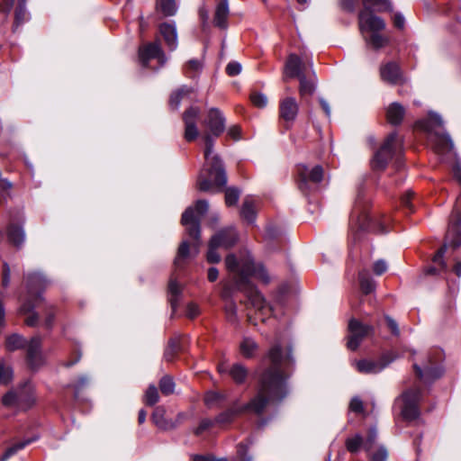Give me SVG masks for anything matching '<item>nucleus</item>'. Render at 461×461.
<instances>
[{
  "instance_id": "1",
  "label": "nucleus",
  "mask_w": 461,
  "mask_h": 461,
  "mask_svg": "<svg viewBox=\"0 0 461 461\" xmlns=\"http://www.w3.org/2000/svg\"><path fill=\"white\" fill-rule=\"evenodd\" d=\"M265 359L269 362V366L261 375L257 394L240 408L219 414L214 420L215 423L229 424L241 412L261 414L268 404L279 402L287 395L288 372L294 365L291 344L285 339H276Z\"/></svg>"
},
{
  "instance_id": "2",
  "label": "nucleus",
  "mask_w": 461,
  "mask_h": 461,
  "mask_svg": "<svg viewBox=\"0 0 461 461\" xmlns=\"http://www.w3.org/2000/svg\"><path fill=\"white\" fill-rule=\"evenodd\" d=\"M225 265L229 272L233 275L237 287L245 293L251 306L256 310L255 319H259L264 322L271 315L272 308L249 279L255 277L267 284L270 277L267 270L261 264H255L249 253L240 254L239 258L230 254L226 257Z\"/></svg>"
},
{
  "instance_id": "3",
  "label": "nucleus",
  "mask_w": 461,
  "mask_h": 461,
  "mask_svg": "<svg viewBox=\"0 0 461 461\" xmlns=\"http://www.w3.org/2000/svg\"><path fill=\"white\" fill-rule=\"evenodd\" d=\"M363 9L358 14V27L367 47L380 50L389 43V37L381 33L386 27L384 20L375 12H393L392 0H361Z\"/></svg>"
},
{
  "instance_id": "4",
  "label": "nucleus",
  "mask_w": 461,
  "mask_h": 461,
  "mask_svg": "<svg viewBox=\"0 0 461 461\" xmlns=\"http://www.w3.org/2000/svg\"><path fill=\"white\" fill-rule=\"evenodd\" d=\"M203 140L205 145L204 163L198 175L196 186L202 192L214 193L226 185L227 175L221 159L213 153L212 138L205 134Z\"/></svg>"
},
{
  "instance_id": "5",
  "label": "nucleus",
  "mask_w": 461,
  "mask_h": 461,
  "mask_svg": "<svg viewBox=\"0 0 461 461\" xmlns=\"http://www.w3.org/2000/svg\"><path fill=\"white\" fill-rule=\"evenodd\" d=\"M50 281L41 273L28 274L26 276L27 298L23 302L19 313L25 316L24 322L28 326H35L38 315L33 309L42 301L41 292L48 286Z\"/></svg>"
},
{
  "instance_id": "6",
  "label": "nucleus",
  "mask_w": 461,
  "mask_h": 461,
  "mask_svg": "<svg viewBox=\"0 0 461 461\" xmlns=\"http://www.w3.org/2000/svg\"><path fill=\"white\" fill-rule=\"evenodd\" d=\"M420 125L427 132L428 140L435 152L444 154L453 149V141L450 136L443 131V121L439 114L429 113L428 120L421 122Z\"/></svg>"
},
{
  "instance_id": "7",
  "label": "nucleus",
  "mask_w": 461,
  "mask_h": 461,
  "mask_svg": "<svg viewBox=\"0 0 461 461\" xmlns=\"http://www.w3.org/2000/svg\"><path fill=\"white\" fill-rule=\"evenodd\" d=\"M308 68L312 71V62H303L297 55L291 54L285 63L284 77H298L300 80V94L302 96L311 95L315 90V84L312 79L307 78Z\"/></svg>"
},
{
  "instance_id": "8",
  "label": "nucleus",
  "mask_w": 461,
  "mask_h": 461,
  "mask_svg": "<svg viewBox=\"0 0 461 461\" xmlns=\"http://www.w3.org/2000/svg\"><path fill=\"white\" fill-rule=\"evenodd\" d=\"M207 211L208 203H195L194 206H189L182 215L181 223L192 240L191 246L195 254L198 253L202 244L200 221Z\"/></svg>"
},
{
  "instance_id": "9",
  "label": "nucleus",
  "mask_w": 461,
  "mask_h": 461,
  "mask_svg": "<svg viewBox=\"0 0 461 461\" xmlns=\"http://www.w3.org/2000/svg\"><path fill=\"white\" fill-rule=\"evenodd\" d=\"M26 346V358L28 365L36 369L43 364L41 354V339L40 337H33L27 343L25 339L18 334H13L6 339V348L11 350L23 348Z\"/></svg>"
},
{
  "instance_id": "10",
  "label": "nucleus",
  "mask_w": 461,
  "mask_h": 461,
  "mask_svg": "<svg viewBox=\"0 0 461 461\" xmlns=\"http://www.w3.org/2000/svg\"><path fill=\"white\" fill-rule=\"evenodd\" d=\"M324 178V170L321 166L309 167L306 165L297 167L296 184L300 192L308 196L318 190V185Z\"/></svg>"
},
{
  "instance_id": "11",
  "label": "nucleus",
  "mask_w": 461,
  "mask_h": 461,
  "mask_svg": "<svg viewBox=\"0 0 461 461\" xmlns=\"http://www.w3.org/2000/svg\"><path fill=\"white\" fill-rule=\"evenodd\" d=\"M402 149V140L396 132H392L375 153L371 162L372 167L375 170H384L393 157L401 153Z\"/></svg>"
},
{
  "instance_id": "12",
  "label": "nucleus",
  "mask_w": 461,
  "mask_h": 461,
  "mask_svg": "<svg viewBox=\"0 0 461 461\" xmlns=\"http://www.w3.org/2000/svg\"><path fill=\"white\" fill-rule=\"evenodd\" d=\"M350 221H355L361 230L374 232L386 230V221H382L378 217L371 214L366 203H356L350 214Z\"/></svg>"
},
{
  "instance_id": "13",
  "label": "nucleus",
  "mask_w": 461,
  "mask_h": 461,
  "mask_svg": "<svg viewBox=\"0 0 461 461\" xmlns=\"http://www.w3.org/2000/svg\"><path fill=\"white\" fill-rule=\"evenodd\" d=\"M5 406H15L19 409H27L35 402L34 388L31 383H26L16 391H10L2 400Z\"/></svg>"
},
{
  "instance_id": "14",
  "label": "nucleus",
  "mask_w": 461,
  "mask_h": 461,
  "mask_svg": "<svg viewBox=\"0 0 461 461\" xmlns=\"http://www.w3.org/2000/svg\"><path fill=\"white\" fill-rule=\"evenodd\" d=\"M420 398L421 393L419 388L409 389L402 393L397 403L401 404V414L403 420L412 421L420 416Z\"/></svg>"
},
{
  "instance_id": "15",
  "label": "nucleus",
  "mask_w": 461,
  "mask_h": 461,
  "mask_svg": "<svg viewBox=\"0 0 461 461\" xmlns=\"http://www.w3.org/2000/svg\"><path fill=\"white\" fill-rule=\"evenodd\" d=\"M372 325L364 324L358 320L351 319L348 322V336L347 347L350 350H357L362 341L374 333Z\"/></svg>"
},
{
  "instance_id": "16",
  "label": "nucleus",
  "mask_w": 461,
  "mask_h": 461,
  "mask_svg": "<svg viewBox=\"0 0 461 461\" xmlns=\"http://www.w3.org/2000/svg\"><path fill=\"white\" fill-rule=\"evenodd\" d=\"M446 239L454 249L461 246V203H454Z\"/></svg>"
},
{
  "instance_id": "17",
  "label": "nucleus",
  "mask_w": 461,
  "mask_h": 461,
  "mask_svg": "<svg viewBox=\"0 0 461 461\" xmlns=\"http://www.w3.org/2000/svg\"><path fill=\"white\" fill-rule=\"evenodd\" d=\"M393 352L384 354L379 359H361L355 362L356 369L362 374H378L395 359Z\"/></svg>"
},
{
  "instance_id": "18",
  "label": "nucleus",
  "mask_w": 461,
  "mask_h": 461,
  "mask_svg": "<svg viewBox=\"0 0 461 461\" xmlns=\"http://www.w3.org/2000/svg\"><path fill=\"white\" fill-rule=\"evenodd\" d=\"M139 59L143 67H148L149 60L152 59H157L161 66L167 61L160 42L158 41L141 45L139 49Z\"/></svg>"
},
{
  "instance_id": "19",
  "label": "nucleus",
  "mask_w": 461,
  "mask_h": 461,
  "mask_svg": "<svg viewBox=\"0 0 461 461\" xmlns=\"http://www.w3.org/2000/svg\"><path fill=\"white\" fill-rule=\"evenodd\" d=\"M203 124L208 129L209 133L205 132L203 137L207 134L214 140V139L218 138L225 130V118L218 109L212 108L209 110Z\"/></svg>"
},
{
  "instance_id": "20",
  "label": "nucleus",
  "mask_w": 461,
  "mask_h": 461,
  "mask_svg": "<svg viewBox=\"0 0 461 461\" xmlns=\"http://www.w3.org/2000/svg\"><path fill=\"white\" fill-rule=\"evenodd\" d=\"M299 105L294 97H285L279 104V116L285 122L284 127L288 130L295 121Z\"/></svg>"
},
{
  "instance_id": "21",
  "label": "nucleus",
  "mask_w": 461,
  "mask_h": 461,
  "mask_svg": "<svg viewBox=\"0 0 461 461\" xmlns=\"http://www.w3.org/2000/svg\"><path fill=\"white\" fill-rule=\"evenodd\" d=\"M200 115V110L197 107L191 106L183 114L185 122L184 137L187 141L194 140L198 136V129L196 126L197 119Z\"/></svg>"
},
{
  "instance_id": "22",
  "label": "nucleus",
  "mask_w": 461,
  "mask_h": 461,
  "mask_svg": "<svg viewBox=\"0 0 461 461\" xmlns=\"http://www.w3.org/2000/svg\"><path fill=\"white\" fill-rule=\"evenodd\" d=\"M158 31L168 50H175L178 45L176 24L174 23H163L159 25Z\"/></svg>"
},
{
  "instance_id": "23",
  "label": "nucleus",
  "mask_w": 461,
  "mask_h": 461,
  "mask_svg": "<svg viewBox=\"0 0 461 461\" xmlns=\"http://www.w3.org/2000/svg\"><path fill=\"white\" fill-rule=\"evenodd\" d=\"M381 79L388 84L396 85L402 80L400 67L395 62H388L380 68Z\"/></svg>"
},
{
  "instance_id": "24",
  "label": "nucleus",
  "mask_w": 461,
  "mask_h": 461,
  "mask_svg": "<svg viewBox=\"0 0 461 461\" xmlns=\"http://www.w3.org/2000/svg\"><path fill=\"white\" fill-rule=\"evenodd\" d=\"M413 368L417 376L425 384L440 377L443 374V369L438 366H426L422 369L417 364H414Z\"/></svg>"
},
{
  "instance_id": "25",
  "label": "nucleus",
  "mask_w": 461,
  "mask_h": 461,
  "mask_svg": "<svg viewBox=\"0 0 461 461\" xmlns=\"http://www.w3.org/2000/svg\"><path fill=\"white\" fill-rule=\"evenodd\" d=\"M214 236H221L219 239V246L224 249H230L238 240V233L233 227L223 229Z\"/></svg>"
},
{
  "instance_id": "26",
  "label": "nucleus",
  "mask_w": 461,
  "mask_h": 461,
  "mask_svg": "<svg viewBox=\"0 0 461 461\" xmlns=\"http://www.w3.org/2000/svg\"><path fill=\"white\" fill-rule=\"evenodd\" d=\"M229 16V5L227 0L221 1L216 7L214 14V24L221 29L227 27V20Z\"/></svg>"
},
{
  "instance_id": "27",
  "label": "nucleus",
  "mask_w": 461,
  "mask_h": 461,
  "mask_svg": "<svg viewBox=\"0 0 461 461\" xmlns=\"http://www.w3.org/2000/svg\"><path fill=\"white\" fill-rule=\"evenodd\" d=\"M404 113L405 110L402 105L399 103H393L387 109L386 117L391 124L397 125L401 123Z\"/></svg>"
},
{
  "instance_id": "28",
  "label": "nucleus",
  "mask_w": 461,
  "mask_h": 461,
  "mask_svg": "<svg viewBox=\"0 0 461 461\" xmlns=\"http://www.w3.org/2000/svg\"><path fill=\"white\" fill-rule=\"evenodd\" d=\"M7 236L9 241L17 247L21 246L25 240V234L23 227L14 223L10 224L8 227Z\"/></svg>"
},
{
  "instance_id": "29",
  "label": "nucleus",
  "mask_w": 461,
  "mask_h": 461,
  "mask_svg": "<svg viewBox=\"0 0 461 461\" xmlns=\"http://www.w3.org/2000/svg\"><path fill=\"white\" fill-rule=\"evenodd\" d=\"M192 88L186 86H182L177 90L173 92L169 98V105L172 109L177 110L182 100L186 98L191 93Z\"/></svg>"
},
{
  "instance_id": "30",
  "label": "nucleus",
  "mask_w": 461,
  "mask_h": 461,
  "mask_svg": "<svg viewBox=\"0 0 461 461\" xmlns=\"http://www.w3.org/2000/svg\"><path fill=\"white\" fill-rule=\"evenodd\" d=\"M258 350V343L251 338L246 337L240 344V352L246 358L253 357Z\"/></svg>"
},
{
  "instance_id": "31",
  "label": "nucleus",
  "mask_w": 461,
  "mask_h": 461,
  "mask_svg": "<svg viewBox=\"0 0 461 461\" xmlns=\"http://www.w3.org/2000/svg\"><path fill=\"white\" fill-rule=\"evenodd\" d=\"M182 288L178 285V283L174 279L171 278L168 284V293H169V303L172 308V312H175L176 310V307L178 305L179 298L181 295Z\"/></svg>"
},
{
  "instance_id": "32",
  "label": "nucleus",
  "mask_w": 461,
  "mask_h": 461,
  "mask_svg": "<svg viewBox=\"0 0 461 461\" xmlns=\"http://www.w3.org/2000/svg\"><path fill=\"white\" fill-rule=\"evenodd\" d=\"M190 255V244L187 240H183L179 245L176 257L174 261L176 268H182Z\"/></svg>"
},
{
  "instance_id": "33",
  "label": "nucleus",
  "mask_w": 461,
  "mask_h": 461,
  "mask_svg": "<svg viewBox=\"0 0 461 461\" xmlns=\"http://www.w3.org/2000/svg\"><path fill=\"white\" fill-rule=\"evenodd\" d=\"M447 245H443L434 255L432 261L434 263V267H429L427 269V274L429 275H436L438 274V270L436 266H439L442 270H445L447 268V266L443 260L444 255L447 251Z\"/></svg>"
},
{
  "instance_id": "34",
  "label": "nucleus",
  "mask_w": 461,
  "mask_h": 461,
  "mask_svg": "<svg viewBox=\"0 0 461 461\" xmlns=\"http://www.w3.org/2000/svg\"><path fill=\"white\" fill-rule=\"evenodd\" d=\"M228 373L237 384H243L248 376V370L241 364L232 365L228 370Z\"/></svg>"
},
{
  "instance_id": "35",
  "label": "nucleus",
  "mask_w": 461,
  "mask_h": 461,
  "mask_svg": "<svg viewBox=\"0 0 461 461\" xmlns=\"http://www.w3.org/2000/svg\"><path fill=\"white\" fill-rule=\"evenodd\" d=\"M221 236H212L210 243H209V249L207 252V261L209 263L214 264L218 263L221 260V256L217 252V249L221 248L219 246V239Z\"/></svg>"
},
{
  "instance_id": "36",
  "label": "nucleus",
  "mask_w": 461,
  "mask_h": 461,
  "mask_svg": "<svg viewBox=\"0 0 461 461\" xmlns=\"http://www.w3.org/2000/svg\"><path fill=\"white\" fill-rule=\"evenodd\" d=\"M158 6L165 16H173L177 12V5L175 0H158Z\"/></svg>"
},
{
  "instance_id": "37",
  "label": "nucleus",
  "mask_w": 461,
  "mask_h": 461,
  "mask_svg": "<svg viewBox=\"0 0 461 461\" xmlns=\"http://www.w3.org/2000/svg\"><path fill=\"white\" fill-rule=\"evenodd\" d=\"M358 278L361 290L364 294H368L375 290V282L368 274L360 272Z\"/></svg>"
},
{
  "instance_id": "38",
  "label": "nucleus",
  "mask_w": 461,
  "mask_h": 461,
  "mask_svg": "<svg viewBox=\"0 0 461 461\" xmlns=\"http://www.w3.org/2000/svg\"><path fill=\"white\" fill-rule=\"evenodd\" d=\"M164 414H165L164 408H162V407L156 408V410L154 411V412L152 414L153 421L155 422V424L158 427H159L163 429H167L173 428V425L171 423H168L164 419Z\"/></svg>"
},
{
  "instance_id": "39",
  "label": "nucleus",
  "mask_w": 461,
  "mask_h": 461,
  "mask_svg": "<svg viewBox=\"0 0 461 461\" xmlns=\"http://www.w3.org/2000/svg\"><path fill=\"white\" fill-rule=\"evenodd\" d=\"M225 400V395L218 392H208L204 396V403L212 408L220 405Z\"/></svg>"
},
{
  "instance_id": "40",
  "label": "nucleus",
  "mask_w": 461,
  "mask_h": 461,
  "mask_svg": "<svg viewBox=\"0 0 461 461\" xmlns=\"http://www.w3.org/2000/svg\"><path fill=\"white\" fill-rule=\"evenodd\" d=\"M240 216L249 223H253L256 219L255 203H242Z\"/></svg>"
},
{
  "instance_id": "41",
  "label": "nucleus",
  "mask_w": 461,
  "mask_h": 461,
  "mask_svg": "<svg viewBox=\"0 0 461 461\" xmlns=\"http://www.w3.org/2000/svg\"><path fill=\"white\" fill-rule=\"evenodd\" d=\"M364 444L363 438L359 434L348 438L346 440V447L351 453H357L359 451L360 447L364 446Z\"/></svg>"
},
{
  "instance_id": "42",
  "label": "nucleus",
  "mask_w": 461,
  "mask_h": 461,
  "mask_svg": "<svg viewBox=\"0 0 461 461\" xmlns=\"http://www.w3.org/2000/svg\"><path fill=\"white\" fill-rule=\"evenodd\" d=\"M203 68V64L198 59H191L185 66V73L188 77H194Z\"/></svg>"
},
{
  "instance_id": "43",
  "label": "nucleus",
  "mask_w": 461,
  "mask_h": 461,
  "mask_svg": "<svg viewBox=\"0 0 461 461\" xmlns=\"http://www.w3.org/2000/svg\"><path fill=\"white\" fill-rule=\"evenodd\" d=\"M32 440L27 439L23 440L18 443L14 444L12 447H8L4 455L1 457V461H6L9 457L14 456L15 453H17L19 450L25 447L28 444H30Z\"/></svg>"
},
{
  "instance_id": "44",
  "label": "nucleus",
  "mask_w": 461,
  "mask_h": 461,
  "mask_svg": "<svg viewBox=\"0 0 461 461\" xmlns=\"http://www.w3.org/2000/svg\"><path fill=\"white\" fill-rule=\"evenodd\" d=\"M26 0H19L18 5L15 10V26H19L27 19V13L25 8Z\"/></svg>"
},
{
  "instance_id": "45",
  "label": "nucleus",
  "mask_w": 461,
  "mask_h": 461,
  "mask_svg": "<svg viewBox=\"0 0 461 461\" xmlns=\"http://www.w3.org/2000/svg\"><path fill=\"white\" fill-rule=\"evenodd\" d=\"M159 389L164 395H169L174 393L175 383L169 376H163L159 382Z\"/></svg>"
},
{
  "instance_id": "46",
  "label": "nucleus",
  "mask_w": 461,
  "mask_h": 461,
  "mask_svg": "<svg viewBox=\"0 0 461 461\" xmlns=\"http://www.w3.org/2000/svg\"><path fill=\"white\" fill-rule=\"evenodd\" d=\"M158 399L157 387L155 385H149L144 395L145 403L152 406L158 402Z\"/></svg>"
},
{
  "instance_id": "47",
  "label": "nucleus",
  "mask_w": 461,
  "mask_h": 461,
  "mask_svg": "<svg viewBox=\"0 0 461 461\" xmlns=\"http://www.w3.org/2000/svg\"><path fill=\"white\" fill-rule=\"evenodd\" d=\"M250 101L255 106H257L258 108H263L267 104V96L262 93H257V92L251 94Z\"/></svg>"
},
{
  "instance_id": "48",
  "label": "nucleus",
  "mask_w": 461,
  "mask_h": 461,
  "mask_svg": "<svg viewBox=\"0 0 461 461\" xmlns=\"http://www.w3.org/2000/svg\"><path fill=\"white\" fill-rule=\"evenodd\" d=\"M13 376V370L9 366L0 364V384H8Z\"/></svg>"
},
{
  "instance_id": "49",
  "label": "nucleus",
  "mask_w": 461,
  "mask_h": 461,
  "mask_svg": "<svg viewBox=\"0 0 461 461\" xmlns=\"http://www.w3.org/2000/svg\"><path fill=\"white\" fill-rule=\"evenodd\" d=\"M371 461H386L388 454L384 447H379L375 452H368Z\"/></svg>"
},
{
  "instance_id": "50",
  "label": "nucleus",
  "mask_w": 461,
  "mask_h": 461,
  "mask_svg": "<svg viewBox=\"0 0 461 461\" xmlns=\"http://www.w3.org/2000/svg\"><path fill=\"white\" fill-rule=\"evenodd\" d=\"M240 193V190L237 187L227 188L225 191V202H238Z\"/></svg>"
},
{
  "instance_id": "51",
  "label": "nucleus",
  "mask_w": 461,
  "mask_h": 461,
  "mask_svg": "<svg viewBox=\"0 0 461 461\" xmlns=\"http://www.w3.org/2000/svg\"><path fill=\"white\" fill-rule=\"evenodd\" d=\"M237 458L239 461H250L251 457L248 455V445L240 443L237 447Z\"/></svg>"
},
{
  "instance_id": "52",
  "label": "nucleus",
  "mask_w": 461,
  "mask_h": 461,
  "mask_svg": "<svg viewBox=\"0 0 461 461\" xmlns=\"http://www.w3.org/2000/svg\"><path fill=\"white\" fill-rule=\"evenodd\" d=\"M377 437V431L375 429V428H371L368 431V436L366 439V441H364V447L365 449L369 452L373 444L375 443V438Z\"/></svg>"
},
{
  "instance_id": "53",
  "label": "nucleus",
  "mask_w": 461,
  "mask_h": 461,
  "mask_svg": "<svg viewBox=\"0 0 461 461\" xmlns=\"http://www.w3.org/2000/svg\"><path fill=\"white\" fill-rule=\"evenodd\" d=\"M214 423H215L214 420H210V419L202 420L199 426L194 430L195 435H197V436L201 435L203 431H205V430L209 429L211 427H212Z\"/></svg>"
},
{
  "instance_id": "54",
  "label": "nucleus",
  "mask_w": 461,
  "mask_h": 461,
  "mask_svg": "<svg viewBox=\"0 0 461 461\" xmlns=\"http://www.w3.org/2000/svg\"><path fill=\"white\" fill-rule=\"evenodd\" d=\"M241 72V65L237 61L230 62L226 67V73L230 77H235Z\"/></svg>"
},
{
  "instance_id": "55",
  "label": "nucleus",
  "mask_w": 461,
  "mask_h": 461,
  "mask_svg": "<svg viewBox=\"0 0 461 461\" xmlns=\"http://www.w3.org/2000/svg\"><path fill=\"white\" fill-rule=\"evenodd\" d=\"M349 410L354 412L361 413L364 411L363 402L358 397H354L350 401Z\"/></svg>"
},
{
  "instance_id": "56",
  "label": "nucleus",
  "mask_w": 461,
  "mask_h": 461,
  "mask_svg": "<svg viewBox=\"0 0 461 461\" xmlns=\"http://www.w3.org/2000/svg\"><path fill=\"white\" fill-rule=\"evenodd\" d=\"M374 273L377 276H381L387 270V264L384 260L379 259L375 262L373 267Z\"/></svg>"
},
{
  "instance_id": "57",
  "label": "nucleus",
  "mask_w": 461,
  "mask_h": 461,
  "mask_svg": "<svg viewBox=\"0 0 461 461\" xmlns=\"http://www.w3.org/2000/svg\"><path fill=\"white\" fill-rule=\"evenodd\" d=\"M199 308L195 303H189L186 307V316L190 319H194L199 314Z\"/></svg>"
},
{
  "instance_id": "58",
  "label": "nucleus",
  "mask_w": 461,
  "mask_h": 461,
  "mask_svg": "<svg viewBox=\"0 0 461 461\" xmlns=\"http://www.w3.org/2000/svg\"><path fill=\"white\" fill-rule=\"evenodd\" d=\"M10 276H11L10 267H9L8 264L5 263L4 268H3V278H2V285L4 287L8 286V285L10 283Z\"/></svg>"
},
{
  "instance_id": "59",
  "label": "nucleus",
  "mask_w": 461,
  "mask_h": 461,
  "mask_svg": "<svg viewBox=\"0 0 461 461\" xmlns=\"http://www.w3.org/2000/svg\"><path fill=\"white\" fill-rule=\"evenodd\" d=\"M393 25L398 29H403L405 19L401 13H395L393 17Z\"/></svg>"
},
{
  "instance_id": "60",
  "label": "nucleus",
  "mask_w": 461,
  "mask_h": 461,
  "mask_svg": "<svg viewBox=\"0 0 461 461\" xmlns=\"http://www.w3.org/2000/svg\"><path fill=\"white\" fill-rule=\"evenodd\" d=\"M240 132H241V130H240V126H238V125H233V126H231V127H230V128H229V130H228V132H227V133H228V135H229L231 139H233V140H240Z\"/></svg>"
},
{
  "instance_id": "61",
  "label": "nucleus",
  "mask_w": 461,
  "mask_h": 461,
  "mask_svg": "<svg viewBox=\"0 0 461 461\" xmlns=\"http://www.w3.org/2000/svg\"><path fill=\"white\" fill-rule=\"evenodd\" d=\"M14 0H0V11L9 14L13 8Z\"/></svg>"
},
{
  "instance_id": "62",
  "label": "nucleus",
  "mask_w": 461,
  "mask_h": 461,
  "mask_svg": "<svg viewBox=\"0 0 461 461\" xmlns=\"http://www.w3.org/2000/svg\"><path fill=\"white\" fill-rule=\"evenodd\" d=\"M357 0H340L341 7L348 12H354Z\"/></svg>"
},
{
  "instance_id": "63",
  "label": "nucleus",
  "mask_w": 461,
  "mask_h": 461,
  "mask_svg": "<svg viewBox=\"0 0 461 461\" xmlns=\"http://www.w3.org/2000/svg\"><path fill=\"white\" fill-rule=\"evenodd\" d=\"M180 340H181L180 337L172 338L168 342L167 348L178 352L180 349Z\"/></svg>"
},
{
  "instance_id": "64",
  "label": "nucleus",
  "mask_w": 461,
  "mask_h": 461,
  "mask_svg": "<svg viewBox=\"0 0 461 461\" xmlns=\"http://www.w3.org/2000/svg\"><path fill=\"white\" fill-rule=\"evenodd\" d=\"M386 321H387L388 327L390 328L392 333L396 336L399 335L400 331H399L398 325H397L396 321L388 316L386 317Z\"/></svg>"
}]
</instances>
